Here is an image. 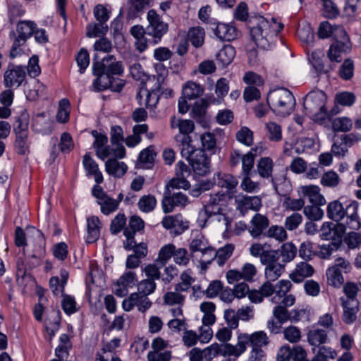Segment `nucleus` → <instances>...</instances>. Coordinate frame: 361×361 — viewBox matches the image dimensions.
I'll return each instance as SVG.
<instances>
[{"label":"nucleus","instance_id":"b1692460","mask_svg":"<svg viewBox=\"0 0 361 361\" xmlns=\"http://www.w3.org/2000/svg\"><path fill=\"white\" fill-rule=\"evenodd\" d=\"M301 192L312 204L324 205L326 203L324 197L320 193V188L317 185L302 186Z\"/></svg>","mask_w":361,"mask_h":361},{"label":"nucleus","instance_id":"3c124183","mask_svg":"<svg viewBox=\"0 0 361 361\" xmlns=\"http://www.w3.org/2000/svg\"><path fill=\"white\" fill-rule=\"evenodd\" d=\"M353 128V121L348 117H338L332 122V128L335 132H348Z\"/></svg>","mask_w":361,"mask_h":361},{"label":"nucleus","instance_id":"412c9836","mask_svg":"<svg viewBox=\"0 0 361 361\" xmlns=\"http://www.w3.org/2000/svg\"><path fill=\"white\" fill-rule=\"evenodd\" d=\"M82 164L87 176H93L97 184H100L103 182V176L99 169L98 164L91 157L89 153H86L83 156Z\"/></svg>","mask_w":361,"mask_h":361},{"label":"nucleus","instance_id":"79ce46f5","mask_svg":"<svg viewBox=\"0 0 361 361\" xmlns=\"http://www.w3.org/2000/svg\"><path fill=\"white\" fill-rule=\"evenodd\" d=\"M176 246L169 243L161 247L159 252L158 258L156 260L157 264L160 267H164L167 262L173 257L175 252Z\"/></svg>","mask_w":361,"mask_h":361},{"label":"nucleus","instance_id":"7ed1b4c3","mask_svg":"<svg viewBox=\"0 0 361 361\" xmlns=\"http://www.w3.org/2000/svg\"><path fill=\"white\" fill-rule=\"evenodd\" d=\"M343 197L330 202L326 208V215L331 220L348 226L349 229L358 230L361 222L357 214L359 203L355 200L342 202Z\"/></svg>","mask_w":361,"mask_h":361},{"label":"nucleus","instance_id":"4c0bfd02","mask_svg":"<svg viewBox=\"0 0 361 361\" xmlns=\"http://www.w3.org/2000/svg\"><path fill=\"white\" fill-rule=\"evenodd\" d=\"M204 36L205 32L202 27H194L188 30V40L191 42L193 47L199 48L204 44Z\"/></svg>","mask_w":361,"mask_h":361},{"label":"nucleus","instance_id":"774afa93","mask_svg":"<svg viewBox=\"0 0 361 361\" xmlns=\"http://www.w3.org/2000/svg\"><path fill=\"white\" fill-rule=\"evenodd\" d=\"M255 156L256 154L250 151L242 157V174L251 173L254 166Z\"/></svg>","mask_w":361,"mask_h":361},{"label":"nucleus","instance_id":"aec40b11","mask_svg":"<svg viewBox=\"0 0 361 361\" xmlns=\"http://www.w3.org/2000/svg\"><path fill=\"white\" fill-rule=\"evenodd\" d=\"M189 248L192 253L200 252L202 255L205 256V255L209 254L210 257L211 254L212 255H214L213 247L209 245L207 239L202 235H197L192 239Z\"/></svg>","mask_w":361,"mask_h":361},{"label":"nucleus","instance_id":"7c9ffc66","mask_svg":"<svg viewBox=\"0 0 361 361\" xmlns=\"http://www.w3.org/2000/svg\"><path fill=\"white\" fill-rule=\"evenodd\" d=\"M212 352V355L215 357L219 355L224 356H235L239 357L238 349L237 348V344L233 345L230 343L219 344L217 343H213L209 346Z\"/></svg>","mask_w":361,"mask_h":361},{"label":"nucleus","instance_id":"4468645a","mask_svg":"<svg viewBox=\"0 0 361 361\" xmlns=\"http://www.w3.org/2000/svg\"><path fill=\"white\" fill-rule=\"evenodd\" d=\"M144 228L145 222L140 216L133 215L130 217L128 225L123 231V235L126 238V240L123 243L125 249H129L133 245L135 233L143 231Z\"/></svg>","mask_w":361,"mask_h":361},{"label":"nucleus","instance_id":"39448f33","mask_svg":"<svg viewBox=\"0 0 361 361\" xmlns=\"http://www.w3.org/2000/svg\"><path fill=\"white\" fill-rule=\"evenodd\" d=\"M269 339L267 334L263 331H256L249 335L247 334H240L238 336L237 348L240 355L246 350V345L250 343L252 346L250 361H260L265 355L262 350L263 346L269 344Z\"/></svg>","mask_w":361,"mask_h":361},{"label":"nucleus","instance_id":"2f4dec72","mask_svg":"<svg viewBox=\"0 0 361 361\" xmlns=\"http://www.w3.org/2000/svg\"><path fill=\"white\" fill-rule=\"evenodd\" d=\"M106 171L116 178H121L127 171L128 166L124 162L116 159H109L105 163Z\"/></svg>","mask_w":361,"mask_h":361},{"label":"nucleus","instance_id":"20e7f679","mask_svg":"<svg viewBox=\"0 0 361 361\" xmlns=\"http://www.w3.org/2000/svg\"><path fill=\"white\" fill-rule=\"evenodd\" d=\"M183 142L184 148L180 149L181 156L188 161L194 173L200 176L207 175L210 171L211 163L205 152L192 146L188 137H185Z\"/></svg>","mask_w":361,"mask_h":361},{"label":"nucleus","instance_id":"c9c22d12","mask_svg":"<svg viewBox=\"0 0 361 361\" xmlns=\"http://www.w3.org/2000/svg\"><path fill=\"white\" fill-rule=\"evenodd\" d=\"M203 92L204 88L200 84L192 81L185 83L182 89V95L189 100L198 98Z\"/></svg>","mask_w":361,"mask_h":361},{"label":"nucleus","instance_id":"37998d69","mask_svg":"<svg viewBox=\"0 0 361 361\" xmlns=\"http://www.w3.org/2000/svg\"><path fill=\"white\" fill-rule=\"evenodd\" d=\"M324 58V51L320 49H317L312 52L311 56L309 59L313 68L319 74L326 73V71L324 69L325 66L323 62Z\"/></svg>","mask_w":361,"mask_h":361},{"label":"nucleus","instance_id":"8fccbe9b","mask_svg":"<svg viewBox=\"0 0 361 361\" xmlns=\"http://www.w3.org/2000/svg\"><path fill=\"white\" fill-rule=\"evenodd\" d=\"M342 274L341 271L337 269L329 268L326 273L328 284L335 288H340L344 283Z\"/></svg>","mask_w":361,"mask_h":361},{"label":"nucleus","instance_id":"423d86ee","mask_svg":"<svg viewBox=\"0 0 361 361\" xmlns=\"http://www.w3.org/2000/svg\"><path fill=\"white\" fill-rule=\"evenodd\" d=\"M326 101L327 97L322 90L309 92L303 102L305 114L314 121L323 123L327 118Z\"/></svg>","mask_w":361,"mask_h":361},{"label":"nucleus","instance_id":"dca6fc26","mask_svg":"<svg viewBox=\"0 0 361 361\" xmlns=\"http://www.w3.org/2000/svg\"><path fill=\"white\" fill-rule=\"evenodd\" d=\"M153 0H127L126 18L128 20H134L144 13L151 7Z\"/></svg>","mask_w":361,"mask_h":361},{"label":"nucleus","instance_id":"0e129e2a","mask_svg":"<svg viewBox=\"0 0 361 361\" xmlns=\"http://www.w3.org/2000/svg\"><path fill=\"white\" fill-rule=\"evenodd\" d=\"M319 205L312 204L304 207V214L311 221H317L323 217L324 212Z\"/></svg>","mask_w":361,"mask_h":361},{"label":"nucleus","instance_id":"5fc2aeb1","mask_svg":"<svg viewBox=\"0 0 361 361\" xmlns=\"http://www.w3.org/2000/svg\"><path fill=\"white\" fill-rule=\"evenodd\" d=\"M203 150H207L212 154H214L216 147V140L214 134L212 133H205L200 136Z\"/></svg>","mask_w":361,"mask_h":361},{"label":"nucleus","instance_id":"72a5a7b5","mask_svg":"<svg viewBox=\"0 0 361 361\" xmlns=\"http://www.w3.org/2000/svg\"><path fill=\"white\" fill-rule=\"evenodd\" d=\"M177 127L178 128L179 132L181 135H176V140L177 142H180L181 148H184V143L183 142V140L185 137H188L191 142L192 141L189 134L192 133L195 128L194 122L191 120L178 119L177 121Z\"/></svg>","mask_w":361,"mask_h":361},{"label":"nucleus","instance_id":"c85d7f7f","mask_svg":"<svg viewBox=\"0 0 361 361\" xmlns=\"http://www.w3.org/2000/svg\"><path fill=\"white\" fill-rule=\"evenodd\" d=\"M214 183L218 186L226 188L228 191L232 192L238 184L237 178L230 173H217L214 177Z\"/></svg>","mask_w":361,"mask_h":361},{"label":"nucleus","instance_id":"49530a36","mask_svg":"<svg viewBox=\"0 0 361 361\" xmlns=\"http://www.w3.org/2000/svg\"><path fill=\"white\" fill-rule=\"evenodd\" d=\"M265 129L267 136L270 141L279 142L282 140V130L280 125L270 121L266 123Z\"/></svg>","mask_w":361,"mask_h":361},{"label":"nucleus","instance_id":"338daca9","mask_svg":"<svg viewBox=\"0 0 361 361\" xmlns=\"http://www.w3.org/2000/svg\"><path fill=\"white\" fill-rule=\"evenodd\" d=\"M61 307L64 312L71 315L77 312L76 302L73 296L69 295H63V300L61 301Z\"/></svg>","mask_w":361,"mask_h":361},{"label":"nucleus","instance_id":"de8ad7c7","mask_svg":"<svg viewBox=\"0 0 361 361\" xmlns=\"http://www.w3.org/2000/svg\"><path fill=\"white\" fill-rule=\"evenodd\" d=\"M157 205V200L152 195L142 196L137 203L138 208L142 212L148 213L154 209Z\"/></svg>","mask_w":361,"mask_h":361},{"label":"nucleus","instance_id":"393cba45","mask_svg":"<svg viewBox=\"0 0 361 361\" xmlns=\"http://www.w3.org/2000/svg\"><path fill=\"white\" fill-rule=\"evenodd\" d=\"M252 227L249 229L251 235L257 238L263 233L269 225L268 218L261 214H256L251 220Z\"/></svg>","mask_w":361,"mask_h":361},{"label":"nucleus","instance_id":"4d7b16f0","mask_svg":"<svg viewBox=\"0 0 361 361\" xmlns=\"http://www.w3.org/2000/svg\"><path fill=\"white\" fill-rule=\"evenodd\" d=\"M126 217L124 214L118 213L111 221L110 224V231L113 235L119 233L122 230L124 231L126 224Z\"/></svg>","mask_w":361,"mask_h":361},{"label":"nucleus","instance_id":"6e6d98bb","mask_svg":"<svg viewBox=\"0 0 361 361\" xmlns=\"http://www.w3.org/2000/svg\"><path fill=\"white\" fill-rule=\"evenodd\" d=\"M235 137L239 142L246 146H251L253 144V133L246 126L242 127L236 133Z\"/></svg>","mask_w":361,"mask_h":361},{"label":"nucleus","instance_id":"58836bf2","mask_svg":"<svg viewBox=\"0 0 361 361\" xmlns=\"http://www.w3.org/2000/svg\"><path fill=\"white\" fill-rule=\"evenodd\" d=\"M8 22L11 24L17 23L18 21V19L25 14V9L19 2L12 1L8 4Z\"/></svg>","mask_w":361,"mask_h":361},{"label":"nucleus","instance_id":"f3484780","mask_svg":"<svg viewBox=\"0 0 361 361\" xmlns=\"http://www.w3.org/2000/svg\"><path fill=\"white\" fill-rule=\"evenodd\" d=\"M212 25L214 27H212V30L221 41L230 42L234 40L238 36V31L233 25L222 23H214Z\"/></svg>","mask_w":361,"mask_h":361},{"label":"nucleus","instance_id":"1a4fd4ad","mask_svg":"<svg viewBox=\"0 0 361 361\" xmlns=\"http://www.w3.org/2000/svg\"><path fill=\"white\" fill-rule=\"evenodd\" d=\"M351 47L347 32L344 27H338L335 33V39L327 51V57L331 62L339 63L343 59V55L350 51Z\"/></svg>","mask_w":361,"mask_h":361},{"label":"nucleus","instance_id":"bf43d9fd","mask_svg":"<svg viewBox=\"0 0 361 361\" xmlns=\"http://www.w3.org/2000/svg\"><path fill=\"white\" fill-rule=\"evenodd\" d=\"M354 73V63L353 61L350 59H345L338 71V75L344 80H349L353 76Z\"/></svg>","mask_w":361,"mask_h":361},{"label":"nucleus","instance_id":"c756f323","mask_svg":"<svg viewBox=\"0 0 361 361\" xmlns=\"http://www.w3.org/2000/svg\"><path fill=\"white\" fill-rule=\"evenodd\" d=\"M212 352V355L215 357L219 355L224 356H235L239 357L238 349L237 348V344L233 345L230 343L219 344L217 343H213L209 346Z\"/></svg>","mask_w":361,"mask_h":361},{"label":"nucleus","instance_id":"13d9d810","mask_svg":"<svg viewBox=\"0 0 361 361\" xmlns=\"http://www.w3.org/2000/svg\"><path fill=\"white\" fill-rule=\"evenodd\" d=\"M336 356V350L330 347L322 345L319 347L317 353L313 357L312 361H328V358L334 359Z\"/></svg>","mask_w":361,"mask_h":361},{"label":"nucleus","instance_id":"ddd939ff","mask_svg":"<svg viewBox=\"0 0 361 361\" xmlns=\"http://www.w3.org/2000/svg\"><path fill=\"white\" fill-rule=\"evenodd\" d=\"M188 202V197L183 192H173L168 188H165L162 199V208L164 213L171 212L176 207H185Z\"/></svg>","mask_w":361,"mask_h":361},{"label":"nucleus","instance_id":"e433bc0d","mask_svg":"<svg viewBox=\"0 0 361 361\" xmlns=\"http://www.w3.org/2000/svg\"><path fill=\"white\" fill-rule=\"evenodd\" d=\"M30 116L26 110L21 111L19 115L15 117V121L13 125L14 133H29Z\"/></svg>","mask_w":361,"mask_h":361},{"label":"nucleus","instance_id":"6e6552de","mask_svg":"<svg viewBox=\"0 0 361 361\" xmlns=\"http://www.w3.org/2000/svg\"><path fill=\"white\" fill-rule=\"evenodd\" d=\"M267 102H271L272 111L281 116L290 114L295 104L293 94L286 88L270 92L267 97Z\"/></svg>","mask_w":361,"mask_h":361},{"label":"nucleus","instance_id":"473e14b6","mask_svg":"<svg viewBox=\"0 0 361 361\" xmlns=\"http://www.w3.org/2000/svg\"><path fill=\"white\" fill-rule=\"evenodd\" d=\"M36 238L38 239L37 245L33 250L31 257L36 260V265H39L41 260L45 257L46 255V240L43 233L39 230H36Z\"/></svg>","mask_w":361,"mask_h":361},{"label":"nucleus","instance_id":"f257e3e1","mask_svg":"<svg viewBox=\"0 0 361 361\" xmlns=\"http://www.w3.org/2000/svg\"><path fill=\"white\" fill-rule=\"evenodd\" d=\"M234 18L246 23L251 39L257 47L268 49L271 47L278 34L283 28V25L275 18L268 20L260 15L249 16L246 3L240 2L235 9Z\"/></svg>","mask_w":361,"mask_h":361},{"label":"nucleus","instance_id":"6ab92c4d","mask_svg":"<svg viewBox=\"0 0 361 361\" xmlns=\"http://www.w3.org/2000/svg\"><path fill=\"white\" fill-rule=\"evenodd\" d=\"M314 272L312 265L307 262H302L296 265L295 270L290 274V278L295 283H301L305 278L312 276Z\"/></svg>","mask_w":361,"mask_h":361},{"label":"nucleus","instance_id":"2eb2a0df","mask_svg":"<svg viewBox=\"0 0 361 361\" xmlns=\"http://www.w3.org/2000/svg\"><path fill=\"white\" fill-rule=\"evenodd\" d=\"M161 224L166 230H170L175 235H181L189 228V222L184 221L181 214L165 216Z\"/></svg>","mask_w":361,"mask_h":361},{"label":"nucleus","instance_id":"c03bdc74","mask_svg":"<svg viewBox=\"0 0 361 361\" xmlns=\"http://www.w3.org/2000/svg\"><path fill=\"white\" fill-rule=\"evenodd\" d=\"M279 251V258L282 257V262L285 264L293 260L297 254V248L292 243H283Z\"/></svg>","mask_w":361,"mask_h":361},{"label":"nucleus","instance_id":"603ef678","mask_svg":"<svg viewBox=\"0 0 361 361\" xmlns=\"http://www.w3.org/2000/svg\"><path fill=\"white\" fill-rule=\"evenodd\" d=\"M273 161L269 157L261 158L257 164L259 174L263 178H269L271 175Z\"/></svg>","mask_w":361,"mask_h":361},{"label":"nucleus","instance_id":"e2e57ef3","mask_svg":"<svg viewBox=\"0 0 361 361\" xmlns=\"http://www.w3.org/2000/svg\"><path fill=\"white\" fill-rule=\"evenodd\" d=\"M157 285L153 280L144 279L141 281L137 285L138 294L140 296L147 295L152 294L156 289Z\"/></svg>","mask_w":361,"mask_h":361},{"label":"nucleus","instance_id":"a211bd4d","mask_svg":"<svg viewBox=\"0 0 361 361\" xmlns=\"http://www.w3.org/2000/svg\"><path fill=\"white\" fill-rule=\"evenodd\" d=\"M237 209L245 215L249 210L257 212L260 209L262 204L261 199L257 196L243 195L236 200Z\"/></svg>","mask_w":361,"mask_h":361},{"label":"nucleus","instance_id":"4be33fe9","mask_svg":"<svg viewBox=\"0 0 361 361\" xmlns=\"http://www.w3.org/2000/svg\"><path fill=\"white\" fill-rule=\"evenodd\" d=\"M235 56V48L230 45H224L216 54V60L219 66L225 68L231 64Z\"/></svg>","mask_w":361,"mask_h":361},{"label":"nucleus","instance_id":"f8f14e48","mask_svg":"<svg viewBox=\"0 0 361 361\" xmlns=\"http://www.w3.org/2000/svg\"><path fill=\"white\" fill-rule=\"evenodd\" d=\"M347 228L348 226L343 223L324 222L321 228V238L323 240H331V243H337L341 245Z\"/></svg>","mask_w":361,"mask_h":361},{"label":"nucleus","instance_id":"09e8293b","mask_svg":"<svg viewBox=\"0 0 361 361\" xmlns=\"http://www.w3.org/2000/svg\"><path fill=\"white\" fill-rule=\"evenodd\" d=\"M284 264L280 262L267 266L265 268V276L269 281H274L278 279L284 271Z\"/></svg>","mask_w":361,"mask_h":361},{"label":"nucleus","instance_id":"0eeeda50","mask_svg":"<svg viewBox=\"0 0 361 361\" xmlns=\"http://www.w3.org/2000/svg\"><path fill=\"white\" fill-rule=\"evenodd\" d=\"M37 28V24L32 20H18L16 30L9 32V38L12 41L10 56L15 58L22 52L21 47L24 46Z\"/></svg>","mask_w":361,"mask_h":361},{"label":"nucleus","instance_id":"f03ea898","mask_svg":"<svg viewBox=\"0 0 361 361\" xmlns=\"http://www.w3.org/2000/svg\"><path fill=\"white\" fill-rule=\"evenodd\" d=\"M97 57L94 56L92 63V73L96 77L93 82L94 88L98 91L109 89L121 92L126 84L125 80L118 78L123 73L122 62L113 55H108L100 61H97Z\"/></svg>","mask_w":361,"mask_h":361},{"label":"nucleus","instance_id":"a878e982","mask_svg":"<svg viewBox=\"0 0 361 361\" xmlns=\"http://www.w3.org/2000/svg\"><path fill=\"white\" fill-rule=\"evenodd\" d=\"M308 343L315 347L322 346V345L326 343L328 341V332L325 329H320L319 328L313 326L310 329L307 334Z\"/></svg>","mask_w":361,"mask_h":361},{"label":"nucleus","instance_id":"9b49d317","mask_svg":"<svg viewBox=\"0 0 361 361\" xmlns=\"http://www.w3.org/2000/svg\"><path fill=\"white\" fill-rule=\"evenodd\" d=\"M25 67L12 63L8 64L4 75V83L7 88H18L25 80Z\"/></svg>","mask_w":361,"mask_h":361},{"label":"nucleus","instance_id":"cd10ccee","mask_svg":"<svg viewBox=\"0 0 361 361\" xmlns=\"http://www.w3.org/2000/svg\"><path fill=\"white\" fill-rule=\"evenodd\" d=\"M358 302L357 300H346L343 302V321L350 324L354 322L357 318L356 314L358 312Z\"/></svg>","mask_w":361,"mask_h":361},{"label":"nucleus","instance_id":"052dcab7","mask_svg":"<svg viewBox=\"0 0 361 361\" xmlns=\"http://www.w3.org/2000/svg\"><path fill=\"white\" fill-rule=\"evenodd\" d=\"M75 60L79 67L80 73H84L90 65V55L87 50L85 48L80 49L75 57Z\"/></svg>","mask_w":361,"mask_h":361},{"label":"nucleus","instance_id":"680f3d73","mask_svg":"<svg viewBox=\"0 0 361 361\" xmlns=\"http://www.w3.org/2000/svg\"><path fill=\"white\" fill-rule=\"evenodd\" d=\"M264 235L269 238H274L281 242L287 238V233L285 228L277 225L271 226L268 231L264 233Z\"/></svg>","mask_w":361,"mask_h":361},{"label":"nucleus","instance_id":"864d4df0","mask_svg":"<svg viewBox=\"0 0 361 361\" xmlns=\"http://www.w3.org/2000/svg\"><path fill=\"white\" fill-rule=\"evenodd\" d=\"M98 204L101 207V212L105 214L109 215L115 212L118 207V204L116 200L109 197L108 195L102 200H97Z\"/></svg>","mask_w":361,"mask_h":361},{"label":"nucleus","instance_id":"69168bd1","mask_svg":"<svg viewBox=\"0 0 361 361\" xmlns=\"http://www.w3.org/2000/svg\"><path fill=\"white\" fill-rule=\"evenodd\" d=\"M355 102V95L353 92H342L336 94L335 103L341 106H350Z\"/></svg>","mask_w":361,"mask_h":361},{"label":"nucleus","instance_id":"9d476101","mask_svg":"<svg viewBox=\"0 0 361 361\" xmlns=\"http://www.w3.org/2000/svg\"><path fill=\"white\" fill-rule=\"evenodd\" d=\"M147 35L152 37L150 43L155 45L161 42L163 36L169 31V24L164 22L156 10L150 9L147 12Z\"/></svg>","mask_w":361,"mask_h":361},{"label":"nucleus","instance_id":"f704fd0d","mask_svg":"<svg viewBox=\"0 0 361 361\" xmlns=\"http://www.w3.org/2000/svg\"><path fill=\"white\" fill-rule=\"evenodd\" d=\"M164 80V78L163 77L159 76L154 87L148 91L145 103L147 108L155 106L158 103L160 97L159 93L161 89V83Z\"/></svg>","mask_w":361,"mask_h":361},{"label":"nucleus","instance_id":"a18cd8bd","mask_svg":"<svg viewBox=\"0 0 361 361\" xmlns=\"http://www.w3.org/2000/svg\"><path fill=\"white\" fill-rule=\"evenodd\" d=\"M220 201L221 200L217 195L210 196L208 203L204 207V212L207 217L221 214L222 209Z\"/></svg>","mask_w":361,"mask_h":361},{"label":"nucleus","instance_id":"5701e85b","mask_svg":"<svg viewBox=\"0 0 361 361\" xmlns=\"http://www.w3.org/2000/svg\"><path fill=\"white\" fill-rule=\"evenodd\" d=\"M234 250V246L232 244H226L224 247L219 249L217 251L213 247V255L206 258L207 263H211L214 259L219 266H223L226 261L231 257Z\"/></svg>","mask_w":361,"mask_h":361},{"label":"nucleus","instance_id":"bb28decb","mask_svg":"<svg viewBox=\"0 0 361 361\" xmlns=\"http://www.w3.org/2000/svg\"><path fill=\"white\" fill-rule=\"evenodd\" d=\"M87 235L86 242L93 243L97 241L100 235L101 222L97 216H92L87 219Z\"/></svg>","mask_w":361,"mask_h":361},{"label":"nucleus","instance_id":"ea45409f","mask_svg":"<svg viewBox=\"0 0 361 361\" xmlns=\"http://www.w3.org/2000/svg\"><path fill=\"white\" fill-rule=\"evenodd\" d=\"M16 139L14 146L18 154L23 155L29 152L30 142L29 133H15Z\"/></svg>","mask_w":361,"mask_h":361},{"label":"nucleus","instance_id":"a19ab883","mask_svg":"<svg viewBox=\"0 0 361 361\" xmlns=\"http://www.w3.org/2000/svg\"><path fill=\"white\" fill-rule=\"evenodd\" d=\"M338 27H343L338 25H331L328 21H323L319 24L317 35L320 39H326L332 37L335 39V33Z\"/></svg>","mask_w":361,"mask_h":361}]
</instances>
